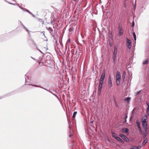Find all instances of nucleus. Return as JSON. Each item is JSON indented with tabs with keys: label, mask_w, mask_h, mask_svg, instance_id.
<instances>
[{
	"label": "nucleus",
	"mask_w": 149,
	"mask_h": 149,
	"mask_svg": "<svg viewBox=\"0 0 149 149\" xmlns=\"http://www.w3.org/2000/svg\"><path fill=\"white\" fill-rule=\"evenodd\" d=\"M29 74L28 73H27L25 75V85L32 86H34L36 87L40 88H41L47 91H49L46 88H44L42 87H41L40 85H34L32 84H29V83L30 82V80L29 78V77L28 75Z\"/></svg>",
	"instance_id": "nucleus-1"
},
{
	"label": "nucleus",
	"mask_w": 149,
	"mask_h": 149,
	"mask_svg": "<svg viewBox=\"0 0 149 149\" xmlns=\"http://www.w3.org/2000/svg\"><path fill=\"white\" fill-rule=\"evenodd\" d=\"M118 50L117 47L115 46L114 48V52L113 56V62H114L116 60V56L117 55V52Z\"/></svg>",
	"instance_id": "nucleus-2"
},
{
	"label": "nucleus",
	"mask_w": 149,
	"mask_h": 149,
	"mask_svg": "<svg viewBox=\"0 0 149 149\" xmlns=\"http://www.w3.org/2000/svg\"><path fill=\"white\" fill-rule=\"evenodd\" d=\"M112 84L111 81V78L110 76H109L108 77V82L107 83V86L108 88L110 89L112 87Z\"/></svg>",
	"instance_id": "nucleus-3"
},
{
	"label": "nucleus",
	"mask_w": 149,
	"mask_h": 149,
	"mask_svg": "<svg viewBox=\"0 0 149 149\" xmlns=\"http://www.w3.org/2000/svg\"><path fill=\"white\" fill-rule=\"evenodd\" d=\"M118 36H122L123 33V30L122 29V27L120 26V25H119L118 26Z\"/></svg>",
	"instance_id": "nucleus-4"
},
{
	"label": "nucleus",
	"mask_w": 149,
	"mask_h": 149,
	"mask_svg": "<svg viewBox=\"0 0 149 149\" xmlns=\"http://www.w3.org/2000/svg\"><path fill=\"white\" fill-rule=\"evenodd\" d=\"M70 145L72 146V149H78V147L77 146L76 142L73 141L72 142L70 143Z\"/></svg>",
	"instance_id": "nucleus-5"
},
{
	"label": "nucleus",
	"mask_w": 149,
	"mask_h": 149,
	"mask_svg": "<svg viewBox=\"0 0 149 149\" xmlns=\"http://www.w3.org/2000/svg\"><path fill=\"white\" fill-rule=\"evenodd\" d=\"M148 128H145V129H144V130H145V132H144L143 131H142V134H140L141 135H143V139H145L146 137L147 136L148 134Z\"/></svg>",
	"instance_id": "nucleus-6"
},
{
	"label": "nucleus",
	"mask_w": 149,
	"mask_h": 149,
	"mask_svg": "<svg viewBox=\"0 0 149 149\" xmlns=\"http://www.w3.org/2000/svg\"><path fill=\"white\" fill-rule=\"evenodd\" d=\"M105 76V70L104 69L100 77V81H104Z\"/></svg>",
	"instance_id": "nucleus-7"
},
{
	"label": "nucleus",
	"mask_w": 149,
	"mask_h": 149,
	"mask_svg": "<svg viewBox=\"0 0 149 149\" xmlns=\"http://www.w3.org/2000/svg\"><path fill=\"white\" fill-rule=\"evenodd\" d=\"M136 123L137 125V126L139 130V133L140 134H142L143 133L142 130L140 125V122L137 120L136 122Z\"/></svg>",
	"instance_id": "nucleus-8"
},
{
	"label": "nucleus",
	"mask_w": 149,
	"mask_h": 149,
	"mask_svg": "<svg viewBox=\"0 0 149 149\" xmlns=\"http://www.w3.org/2000/svg\"><path fill=\"white\" fill-rule=\"evenodd\" d=\"M119 136L125 142H127L129 141V140L127 136L123 134H120L119 135Z\"/></svg>",
	"instance_id": "nucleus-9"
},
{
	"label": "nucleus",
	"mask_w": 149,
	"mask_h": 149,
	"mask_svg": "<svg viewBox=\"0 0 149 149\" xmlns=\"http://www.w3.org/2000/svg\"><path fill=\"white\" fill-rule=\"evenodd\" d=\"M126 41L127 44L126 46L129 49H130L132 47V42L128 38L126 39Z\"/></svg>",
	"instance_id": "nucleus-10"
},
{
	"label": "nucleus",
	"mask_w": 149,
	"mask_h": 149,
	"mask_svg": "<svg viewBox=\"0 0 149 149\" xmlns=\"http://www.w3.org/2000/svg\"><path fill=\"white\" fill-rule=\"evenodd\" d=\"M116 78V80L117 81H120L121 79L120 73L118 71L117 72Z\"/></svg>",
	"instance_id": "nucleus-11"
},
{
	"label": "nucleus",
	"mask_w": 149,
	"mask_h": 149,
	"mask_svg": "<svg viewBox=\"0 0 149 149\" xmlns=\"http://www.w3.org/2000/svg\"><path fill=\"white\" fill-rule=\"evenodd\" d=\"M102 85H102L99 84V87L97 90V94L98 95H100L101 94L102 87Z\"/></svg>",
	"instance_id": "nucleus-12"
},
{
	"label": "nucleus",
	"mask_w": 149,
	"mask_h": 149,
	"mask_svg": "<svg viewBox=\"0 0 149 149\" xmlns=\"http://www.w3.org/2000/svg\"><path fill=\"white\" fill-rule=\"evenodd\" d=\"M122 132L123 133H126L127 135H128L129 133L128 132L129 130L127 128L123 127L122 129Z\"/></svg>",
	"instance_id": "nucleus-13"
},
{
	"label": "nucleus",
	"mask_w": 149,
	"mask_h": 149,
	"mask_svg": "<svg viewBox=\"0 0 149 149\" xmlns=\"http://www.w3.org/2000/svg\"><path fill=\"white\" fill-rule=\"evenodd\" d=\"M71 124V123L70 121H69L68 122V124L69 125V128L70 130V134L69 135V137L70 138H71V139L72 138V137L73 136V134H72V133H71V127H70V124Z\"/></svg>",
	"instance_id": "nucleus-14"
},
{
	"label": "nucleus",
	"mask_w": 149,
	"mask_h": 149,
	"mask_svg": "<svg viewBox=\"0 0 149 149\" xmlns=\"http://www.w3.org/2000/svg\"><path fill=\"white\" fill-rule=\"evenodd\" d=\"M146 104L147 106V107L146 108V112L147 115L149 116V103L147 101Z\"/></svg>",
	"instance_id": "nucleus-15"
},
{
	"label": "nucleus",
	"mask_w": 149,
	"mask_h": 149,
	"mask_svg": "<svg viewBox=\"0 0 149 149\" xmlns=\"http://www.w3.org/2000/svg\"><path fill=\"white\" fill-rule=\"evenodd\" d=\"M128 3V0H125L123 3V6L124 7L126 8H127V5Z\"/></svg>",
	"instance_id": "nucleus-16"
},
{
	"label": "nucleus",
	"mask_w": 149,
	"mask_h": 149,
	"mask_svg": "<svg viewBox=\"0 0 149 149\" xmlns=\"http://www.w3.org/2000/svg\"><path fill=\"white\" fill-rule=\"evenodd\" d=\"M116 140H117V141H119V142H121L123 143H124V141L122 139L119 137L118 136L117 137H116Z\"/></svg>",
	"instance_id": "nucleus-17"
},
{
	"label": "nucleus",
	"mask_w": 149,
	"mask_h": 149,
	"mask_svg": "<svg viewBox=\"0 0 149 149\" xmlns=\"http://www.w3.org/2000/svg\"><path fill=\"white\" fill-rule=\"evenodd\" d=\"M141 148V147L140 145L137 146H133L130 149H139Z\"/></svg>",
	"instance_id": "nucleus-18"
},
{
	"label": "nucleus",
	"mask_w": 149,
	"mask_h": 149,
	"mask_svg": "<svg viewBox=\"0 0 149 149\" xmlns=\"http://www.w3.org/2000/svg\"><path fill=\"white\" fill-rule=\"evenodd\" d=\"M142 127L143 129H145V128H148L147 126H148V124L147 123H142Z\"/></svg>",
	"instance_id": "nucleus-19"
},
{
	"label": "nucleus",
	"mask_w": 149,
	"mask_h": 149,
	"mask_svg": "<svg viewBox=\"0 0 149 149\" xmlns=\"http://www.w3.org/2000/svg\"><path fill=\"white\" fill-rule=\"evenodd\" d=\"M149 59L147 58L146 60L143 61V65H147L149 63Z\"/></svg>",
	"instance_id": "nucleus-20"
},
{
	"label": "nucleus",
	"mask_w": 149,
	"mask_h": 149,
	"mask_svg": "<svg viewBox=\"0 0 149 149\" xmlns=\"http://www.w3.org/2000/svg\"><path fill=\"white\" fill-rule=\"evenodd\" d=\"M145 117L147 118V116H146ZM147 118H142V123H147L146 122Z\"/></svg>",
	"instance_id": "nucleus-21"
},
{
	"label": "nucleus",
	"mask_w": 149,
	"mask_h": 149,
	"mask_svg": "<svg viewBox=\"0 0 149 149\" xmlns=\"http://www.w3.org/2000/svg\"><path fill=\"white\" fill-rule=\"evenodd\" d=\"M111 134H112V137L113 138H115V139H116V138L117 137V135H116V133H115V132H112Z\"/></svg>",
	"instance_id": "nucleus-22"
},
{
	"label": "nucleus",
	"mask_w": 149,
	"mask_h": 149,
	"mask_svg": "<svg viewBox=\"0 0 149 149\" xmlns=\"http://www.w3.org/2000/svg\"><path fill=\"white\" fill-rule=\"evenodd\" d=\"M145 139V140L142 143V145L143 146H144L146 144L147 142L148 141V139L146 137V138Z\"/></svg>",
	"instance_id": "nucleus-23"
},
{
	"label": "nucleus",
	"mask_w": 149,
	"mask_h": 149,
	"mask_svg": "<svg viewBox=\"0 0 149 149\" xmlns=\"http://www.w3.org/2000/svg\"><path fill=\"white\" fill-rule=\"evenodd\" d=\"M46 28L49 31L50 33H51V32H52L53 31V30L52 29V28L51 27H46Z\"/></svg>",
	"instance_id": "nucleus-24"
},
{
	"label": "nucleus",
	"mask_w": 149,
	"mask_h": 149,
	"mask_svg": "<svg viewBox=\"0 0 149 149\" xmlns=\"http://www.w3.org/2000/svg\"><path fill=\"white\" fill-rule=\"evenodd\" d=\"M131 99V98L130 97H127V98H126L125 99V100L127 102H129L130 101Z\"/></svg>",
	"instance_id": "nucleus-25"
},
{
	"label": "nucleus",
	"mask_w": 149,
	"mask_h": 149,
	"mask_svg": "<svg viewBox=\"0 0 149 149\" xmlns=\"http://www.w3.org/2000/svg\"><path fill=\"white\" fill-rule=\"evenodd\" d=\"M77 113V111H74V113H73V115L72 116V117H73V118H75L76 115Z\"/></svg>",
	"instance_id": "nucleus-26"
},
{
	"label": "nucleus",
	"mask_w": 149,
	"mask_h": 149,
	"mask_svg": "<svg viewBox=\"0 0 149 149\" xmlns=\"http://www.w3.org/2000/svg\"><path fill=\"white\" fill-rule=\"evenodd\" d=\"M26 11L27 12L29 13V14H30L33 17H35L34 15L29 10H26Z\"/></svg>",
	"instance_id": "nucleus-27"
},
{
	"label": "nucleus",
	"mask_w": 149,
	"mask_h": 149,
	"mask_svg": "<svg viewBox=\"0 0 149 149\" xmlns=\"http://www.w3.org/2000/svg\"><path fill=\"white\" fill-rule=\"evenodd\" d=\"M133 36H134V40H136V35L135 34V32H133Z\"/></svg>",
	"instance_id": "nucleus-28"
},
{
	"label": "nucleus",
	"mask_w": 149,
	"mask_h": 149,
	"mask_svg": "<svg viewBox=\"0 0 149 149\" xmlns=\"http://www.w3.org/2000/svg\"><path fill=\"white\" fill-rule=\"evenodd\" d=\"M20 22L22 25L23 26L24 28L26 30L27 29H28L24 26V25L22 24V23L21 21H20Z\"/></svg>",
	"instance_id": "nucleus-29"
},
{
	"label": "nucleus",
	"mask_w": 149,
	"mask_h": 149,
	"mask_svg": "<svg viewBox=\"0 0 149 149\" xmlns=\"http://www.w3.org/2000/svg\"><path fill=\"white\" fill-rule=\"evenodd\" d=\"M141 92V91H140L136 93H135V96H137V95H138L139 94V93H140V92Z\"/></svg>",
	"instance_id": "nucleus-30"
},
{
	"label": "nucleus",
	"mask_w": 149,
	"mask_h": 149,
	"mask_svg": "<svg viewBox=\"0 0 149 149\" xmlns=\"http://www.w3.org/2000/svg\"><path fill=\"white\" fill-rule=\"evenodd\" d=\"M32 41L33 42V44H34V45H36V49H38V50L39 49H38V47H37V45H36V44L35 42H34V40H32Z\"/></svg>",
	"instance_id": "nucleus-31"
},
{
	"label": "nucleus",
	"mask_w": 149,
	"mask_h": 149,
	"mask_svg": "<svg viewBox=\"0 0 149 149\" xmlns=\"http://www.w3.org/2000/svg\"><path fill=\"white\" fill-rule=\"evenodd\" d=\"M4 1L7 2V3H8L10 4H12V5H14L15 4H13V3H12L10 2H8V1H6V0H4Z\"/></svg>",
	"instance_id": "nucleus-32"
},
{
	"label": "nucleus",
	"mask_w": 149,
	"mask_h": 149,
	"mask_svg": "<svg viewBox=\"0 0 149 149\" xmlns=\"http://www.w3.org/2000/svg\"><path fill=\"white\" fill-rule=\"evenodd\" d=\"M93 121H92L91 122V125L92 127H93L94 126V124H93Z\"/></svg>",
	"instance_id": "nucleus-33"
},
{
	"label": "nucleus",
	"mask_w": 149,
	"mask_h": 149,
	"mask_svg": "<svg viewBox=\"0 0 149 149\" xmlns=\"http://www.w3.org/2000/svg\"><path fill=\"white\" fill-rule=\"evenodd\" d=\"M116 84L118 86L120 84V81H117L116 80Z\"/></svg>",
	"instance_id": "nucleus-34"
},
{
	"label": "nucleus",
	"mask_w": 149,
	"mask_h": 149,
	"mask_svg": "<svg viewBox=\"0 0 149 149\" xmlns=\"http://www.w3.org/2000/svg\"><path fill=\"white\" fill-rule=\"evenodd\" d=\"M99 84H101L103 85V84L104 83V81H99Z\"/></svg>",
	"instance_id": "nucleus-35"
},
{
	"label": "nucleus",
	"mask_w": 149,
	"mask_h": 149,
	"mask_svg": "<svg viewBox=\"0 0 149 149\" xmlns=\"http://www.w3.org/2000/svg\"><path fill=\"white\" fill-rule=\"evenodd\" d=\"M20 8L23 10L24 11H26V10H27V9H26V8Z\"/></svg>",
	"instance_id": "nucleus-36"
},
{
	"label": "nucleus",
	"mask_w": 149,
	"mask_h": 149,
	"mask_svg": "<svg viewBox=\"0 0 149 149\" xmlns=\"http://www.w3.org/2000/svg\"><path fill=\"white\" fill-rule=\"evenodd\" d=\"M50 92L52 94L54 95L56 97H57L58 98V96H57V95H55V94H54V93H52V92L51 91H50Z\"/></svg>",
	"instance_id": "nucleus-37"
},
{
	"label": "nucleus",
	"mask_w": 149,
	"mask_h": 149,
	"mask_svg": "<svg viewBox=\"0 0 149 149\" xmlns=\"http://www.w3.org/2000/svg\"><path fill=\"white\" fill-rule=\"evenodd\" d=\"M5 95H4L3 96H0V99L3 98L4 97H5Z\"/></svg>",
	"instance_id": "nucleus-38"
},
{
	"label": "nucleus",
	"mask_w": 149,
	"mask_h": 149,
	"mask_svg": "<svg viewBox=\"0 0 149 149\" xmlns=\"http://www.w3.org/2000/svg\"><path fill=\"white\" fill-rule=\"evenodd\" d=\"M134 26V21L132 22V26L133 27Z\"/></svg>",
	"instance_id": "nucleus-39"
},
{
	"label": "nucleus",
	"mask_w": 149,
	"mask_h": 149,
	"mask_svg": "<svg viewBox=\"0 0 149 149\" xmlns=\"http://www.w3.org/2000/svg\"><path fill=\"white\" fill-rule=\"evenodd\" d=\"M26 31H27L28 33V34L30 35V31H29V30L27 29L26 30Z\"/></svg>",
	"instance_id": "nucleus-40"
},
{
	"label": "nucleus",
	"mask_w": 149,
	"mask_h": 149,
	"mask_svg": "<svg viewBox=\"0 0 149 149\" xmlns=\"http://www.w3.org/2000/svg\"><path fill=\"white\" fill-rule=\"evenodd\" d=\"M127 115H126L125 116V119H127Z\"/></svg>",
	"instance_id": "nucleus-41"
},
{
	"label": "nucleus",
	"mask_w": 149,
	"mask_h": 149,
	"mask_svg": "<svg viewBox=\"0 0 149 149\" xmlns=\"http://www.w3.org/2000/svg\"><path fill=\"white\" fill-rule=\"evenodd\" d=\"M41 33H43V35H44V36H45V32L44 31L42 32Z\"/></svg>",
	"instance_id": "nucleus-42"
},
{
	"label": "nucleus",
	"mask_w": 149,
	"mask_h": 149,
	"mask_svg": "<svg viewBox=\"0 0 149 149\" xmlns=\"http://www.w3.org/2000/svg\"><path fill=\"white\" fill-rule=\"evenodd\" d=\"M115 104H116V106H117V103L116 102V101H115Z\"/></svg>",
	"instance_id": "nucleus-43"
},
{
	"label": "nucleus",
	"mask_w": 149,
	"mask_h": 149,
	"mask_svg": "<svg viewBox=\"0 0 149 149\" xmlns=\"http://www.w3.org/2000/svg\"><path fill=\"white\" fill-rule=\"evenodd\" d=\"M109 44V45L110 47H111L112 46V44L110 43Z\"/></svg>",
	"instance_id": "nucleus-44"
},
{
	"label": "nucleus",
	"mask_w": 149,
	"mask_h": 149,
	"mask_svg": "<svg viewBox=\"0 0 149 149\" xmlns=\"http://www.w3.org/2000/svg\"><path fill=\"white\" fill-rule=\"evenodd\" d=\"M31 58L32 59H33L34 60H36V59H35L33 57H32V56H31Z\"/></svg>",
	"instance_id": "nucleus-45"
},
{
	"label": "nucleus",
	"mask_w": 149,
	"mask_h": 149,
	"mask_svg": "<svg viewBox=\"0 0 149 149\" xmlns=\"http://www.w3.org/2000/svg\"><path fill=\"white\" fill-rule=\"evenodd\" d=\"M125 120L123 122V123H125V122H126L127 121V119H125Z\"/></svg>",
	"instance_id": "nucleus-46"
},
{
	"label": "nucleus",
	"mask_w": 149,
	"mask_h": 149,
	"mask_svg": "<svg viewBox=\"0 0 149 149\" xmlns=\"http://www.w3.org/2000/svg\"><path fill=\"white\" fill-rule=\"evenodd\" d=\"M38 50H39V51H40V52L41 53H42V52L41 51H40V50H39V49H38Z\"/></svg>",
	"instance_id": "nucleus-47"
},
{
	"label": "nucleus",
	"mask_w": 149,
	"mask_h": 149,
	"mask_svg": "<svg viewBox=\"0 0 149 149\" xmlns=\"http://www.w3.org/2000/svg\"><path fill=\"white\" fill-rule=\"evenodd\" d=\"M79 7L80 8V5H79L77 7V8H79Z\"/></svg>",
	"instance_id": "nucleus-48"
},
{
	"label": "nucleus",
	"mask_w": 149,
	"mask_h": 149,
	"mask_svg": "<svg viewBox=\"0 0 149 149\" xmlns=\"http://www.w3.org/2000/svg\"><path fill=\"white\" fill-rule=\"evenodd\" d=\"M123 77L124 78L125 77V76H124L123 75L122 76V78H123Z\"/></svg>",
	"instance_id": "nucleus-49"
},
{
	"label": "nucleus",
	"mask_w": 149,
	"mask_h": 149,
	"mask_svg": "<svg viewBox=\"0 0 149 149\" xmlns=\"http://www.w3.org/2000/svg\"><path fill=\"white\" fill-rule=\"evenodd\" d=\"M135 109V108H134V109L133 110H132V112H133V111H134V110Z\"/></svg>",
	"instance_id": "nucleus-50"
},
{
	"label": "nucleus",
	"mask_w": 149,
	"mask_h": 149,
	"mask_svg": "<svg viewBox=\"0 0 149 149\" xmlns=\"http://www.w3.org/2000/svg\"><path fill=\"white\" fill-rule=\"evenodd\" d=\"M71 31L70 29H69V31Z\"/></svg>",
	"instance_id": "nucleus-51"
},
{
	"label": "nucleus",
	"mask_w": 149,
	"mask_h": 149,
	"mask_svg": "<svg viewBox=\"0 0 149 149\" xmlns=\"http://www.w3.org/2000/svg\"><path fill=\"white\" fill-rule=\"evenodd\" d=\"M71 31L70 29H69V31Z\"/></svg>",
	"instance_id": "nucleus-52"
},
{
	"label": "nucleus",
	"mask_w": 149,
	"mask_h": 149,
	"mask_svg": "<svg viewBox=\"0 0 149 149\" xmlns=\"http://www.w3.org/2000/svg\"><path fill=\"white\" fill-rule=\"evenodd\" d=\"M131 118H132V117H131L130 118V120H131Z\"/></svg>",
	"instance_id": "nucleus-53"
},
{
	"label": "nucleus",
	"mask_w": 149,
	"mask_h": 149,
	"mask_svg": "<svg viewBox=\"0 0 149 149\" xmlns=\"http://www.w3.org/2000/svg\"><path fill=\"white\" fill-rule=\"evenodd\" d=\"M77 53V51H76V52H75V54H76Z\"/></svg>",
	"instance_id": "nucleus-54"
},
{
	"label": "nucleus",
	"mask_w": 149,
	"mask_h": 149,
	"mask_svg": "<svg viewBox=\"0 0 149 149\" xmlns=\"http://www.w3.org/2000/svg\"><path fill=\"white\" fill-rule=\"evenodd\" d=\"M77 0H74V1H76Z\"/></svg>",
	"instance_id": "nucleus-55"
}]
</instances>
